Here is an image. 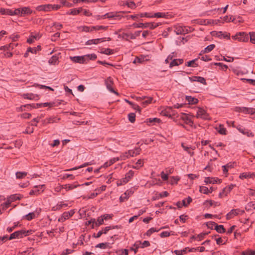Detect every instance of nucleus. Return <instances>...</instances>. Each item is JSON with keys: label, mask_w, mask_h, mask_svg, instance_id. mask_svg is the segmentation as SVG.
I'll list each match as a JSON object with an SVG mask.
<instances>
[{"label": "nucleus", "mask_w": 255, "mask_h": 255, "mask_svg": "<svg viewBox=\"0 0 255 255\" xmlns=\"http://www.w3.org/2000/svg\"><path fill=\"white\" fill-rule=\"evenodd\" d=\"M196 117L197 118H200L205 120L210 119L209 115L208 114L205 110L201 108H199L198 109Z\"/></svg>", "instance_id": "4"}, {"label": "nucleus", "mask_w": 255, "mask_h": 255, "mask_svg": "<svg viewBox=\"0 0 255 255\" xmlns=\"http://www.w3.org/2000/svg\"><path fill=\"white\" fill-rule=\"evenodd\" d=\"M58 59H59V58L58 56H57L56 55H53L48 60V63L50 65H57L59 62Z\"/></svg>", "instance_id": "21"}, {"label": "nucleus", "mask_w": 255, "mask_h": 255, "mask_svg": "<svg viewBox=\"0 0 255 255\" xmlns=\"http://www.w3.org/2000/svg\"><path fill=\"white\" fill-rule=\"evenodd\" d=\"M68 206L67 203H64L63 202H60L57 203V204L52 208V210L54 211L60 210L62 208H66Z\"/></svg>", "instance_id": "17"}, {"label": "nucleus", "mask_w": 255, "mask_h": 255, "mask_svg": "<svg viewBox=\"0 0 255 255\" xmlns=\"http://www.w3.org/2000/svg\"><path fill=\"white\" fill-rule=\"evenodd\" d=\"M143 165V162L141 159H139L136 162L135 165L132 166V168L135 169H139L140 167H142Z\"/></svg>", "instance_id": "45"}, {"label": "nucleus", "mask_w": 255, "mask_h": 255, "mask_svg": "<svg viewBox=\"0 0 255 255\" xmlns=\"http://www.w3.org/2000/svg\"><path fill=\"white\" fill-rule=\"evenodd\" d=\"M182 146L184 149L189 154L191 155H193L194 154V152L191 151V149L193 150V148H192L191 147L185 146L183 145V144H182Z\"/></svg>", "instance_id": "49"}, {"label": "nucleus", "mask_w": 255, "mask_h": 255, "mask_svg": "<svg viewBox=\"0 0 255 255\" xmlns=\"http://www.w3.org/2000/svg\"><path fill=\"white\" fill-rule=\"evenodd\" d=\"M13 49V44H12V43H10L8 45H6L3 46H1L0 47V50H10Z\"/></svg>", "instance_id": "39"}, {"label": "nucleus", "mask_w": 255, "mask_h": 255, "mask_svg": "<svg viewBox=\"0 0 255 255\" xmlns=\"http://www.w3.org/2000/svg\"><path fill=\"white\" fill-rule=\"evenodd\" d=\"M23 233L22 230L17 231L10 234L8 238L9 240H11L15 239H21L23 238Z\"/></svg>", "instance_id": "9"}, {"label": "nucleus", "mask_w": 255, "mask_h": 255, "mask_svg": "<svg viewBox=\"0 0 255 255\" xmlns=\"http://www.w3.org/2000/svg\"><path fill=\"white\" fill-rule=\"evenodd\" d=\"M100 52L102 54L110 55L114 53V50L110 48H103Z\"/></svg>", "instance_id": "37"}, {"label": "nucleus", "mask_w": 255, "mask_h": 255, "mask_svg": "<svg viewBox=\"0 0 255 255\" xmlns=\"http://www.w3.org/2000/svg\"><path fill=\"white\" fill-rule=\"evenodd\" d=\"M135 28H149L151 29H153L159 25L158 23H134L132 25Z\"/></svg>", "instance_id": "2"}, {"label": "nucleus", "mask_w": 255, "mask_h": 255, "mask_svg": "<svg viewBox=\"0 0 255 255\" xmlns=\"http://www.w3.org/2000/svg\"><path fill=\"white\" fill-rule=\"evenodd\" d=\"M10 204H11V202H10V201L7 199V200L5 202L1 204V206H2V210H6L7 208L9 207Z\"/></svg>", "instance_id": "48"}, {"label": "nucleus", "mask_w": 255, "mask_h": 255, "mask_svg": "<svg viewBox=\"0 0 255 255\" xmlns=\"http://www.w3.org/2000/svg\"><path fill=\"white\" fill-rule=\"evenodd\" d=\"M141 242L140 241H138L135 243L133 245V247H135L134 254H136L137 252L138 249L139 248H141Z\"/></svg>", "instance_id": "60"}, {"label": "nucleus", "mask_w": 255, "mask_h": 255, "mask_svg": "<svg viewBox=\"0 0 255 255\" xmlns=\"http://www.w3.org/2000/svg\"><path fill=\"white\" fill-rule=\"evenodd\" d=\"M215 47V45L214 44H210L207 46L203 50H202L201 52V53L200 54L201 55L202 53H209L211 52L212 50L214 49V48Z\"/></svg>", "instance_id": "28"}, {"label": "nucleus", "mask_w": 255, "mask_h": 255, "mask_svg": "<svg viewBox=\"0 0 255 255\" xmlns=\"http://www.w3.org/2000/svg\"><path fill=\"white\" fill-rule=\"evenodd\" d=\"M40 50H41L40 46H37L36 47H34V48H31V47L28 48V52H30L32 53H36L37 51H40Z\"/></svg>", "instance_id": "43"}, {"label": "nucleus", "mask_w": 255, "mask_h": 255, "mask_svg": "<svg viewBox=\"0 0 255 255\" xmlns=\"http://www.w3.org/2000/svg\"><path fill=\"white\" fill-rule=\"evenodd\" d=\"M16 178L18 179H21L25 177L27 173L25 172H17L15 174Z\"/></svg>", "instance_id": "52"}, {"label": "nucleus", "mask_w": 255, "mask_h": 255, "mask_svg": "<svg viewBox=\"0 0 255 255\" xmlns=\"http://www.w3.org/2000/svg\"><path fill=\"white\" fill-rule=\"evenodd\" d=\"M123 5H127L128 7L132 9L136 8V4L134 2L129 0L124 1Z\"/></svg>", "instance_id": "20"}, {"label": "nucleus", "mask_w": 255, "mask_h": 255, "mask_svg": "<svg viewBox=\"0 0 255 255\" xmlns=\"http://www.w3.org/2000/svg\"><path fill=\"white\" fill-rule=\"evenodd\" d=\"M235 186V185L231 184L225 187L224 189V191L225 192L226 194H228V193L230 192V191L234 188Z\"/></svg>", "instance_id": "54"}, {"label": "nucleus", "mask_w": 255, "mask_h": 255, "mask_svg": "<svg viewBox=\"0 0 255 255\" xmlns=\"http://www.w3.org/2000/svg\"><path fill=\"white\" fill-rule=\"evenodd\" d=\"M86 58L84 55V56H76L74 57H71L70 58L72 61L75 63H78L80 64H84L86 63Z\"/></svg>", "instance_id": "10"}, {"label": "nucleus", "mask_w": 255, "mask_h": 255, "mask_svg": "<svg viewBox=\"0 0 255 255\" xmlns=\"http://www.w3.org/2000/svg\"><path fill=\"white\" fill-rule=\"evenodd\" d=\"M250 41L253 43L255 44V32H250L249 33Z\"/></svg>", "instance_id": "58"}, {"label": "nucleus", "mask_w": 255, "mask_h": 255, "mask_svg": "<svg viewBox=\"0 0 255 255\" xmlns=\"http://www.w3.org/2000/svg\"><path fill=\"white\" fill-rule=\"evenodd\" d=\"M186 100L188 102L189 104H195L198 102V100L197 98L190 96H186Z\"/></svg>", "instance_id": "24"}, {"label": "nucleus", "mask_w": 255, "mask_h": 255, "mask_svg": "<svg viewBox=\"0 0 255 255\" xmlns=\"http://www.w3.org/2000/svg\"><path fill=\"white\" fill-rule=\"evenodd\" d=\"M69 218H70V217H69V215H68V213L67 212H64L62 214L61 217H60L58 219V222H64L66 220L68 219Z\"/></svg>", "instance_id": "30"}, {"label": "nucleus", "mask_w": 255, "mask_h": 255, "mask_svg": "<svg viewBox=\"0 0 255 255\" xmlns=\"http://www.w3.org/2000/svg\"><path fill=\"white\" fill-rule=\"evenodd\" d=\"M105 38H97L88 40L86 42V45L97 44L105 41Z\"/></svg>", "instance_id": "15"}, {"label": "nucleus", "mask_w": 255, "mask_h": 255, "mask_svg": "<svg viewBox=\"0 0 255 255\" xmlns=\"http://www.w3.org/2000/svg\"><path fill=\"white\" fill-rule=\"evenodd\" d=\"M255 177V173H247V172H244L240 174V178L242 179H247L249 178H253Z\"/></svg>", "instance_id": "22"}, {"label": "nucleus", "mask_w": 255, "mask_h": 255, "mask_svg": "<svg viewBox=\"0 0 255 255\" xmlns=\"http://www.w3.org/2000/svg\"><path fill=\"white\" fill-rule=\"evenodd\" d=\"M61 3L64 6L70 7H72L74 5V3H71L67 1L66 0H61Z\"/></svg>", "instance_id": "53"}, {"label": "nucleus", "mask_w": 255, "mask_h": 255, "mask_svg": "<svg viewBox=\"0 0 255 255\" xmlns=\"http://www.w3.org/2000/svg\"><path fill=\"white\" fill-rule=\"evenodd\" d=\"M141 98L143 100V101L142 102V104L144 107L151 103L152 100V98L151 97H142Z\"/></svg>", "instance_id": "29"}, {"label": "nucleus", "mask_w": 255, "mask_h": 255, "mask_svg": "<svg viewBox=\"0 0 255 255\" xmlns=\"http://www.w3.org/2000/svg\"><path fill=\"white\" fill-rule=\"evenodd\" d=\"M182 116L180 118L183 120L186 124L189 125L192 127L193 125V122L191 119L186 114L182 113Z\"/></svg>", "instance_id": "12"}, {"label": "nucleus", "mask_w": 255, "mask_h": 255, "mask_svg": "<svg viewBox=\"0 0 255 255\" xmlns=\"http://www.w3.org/2000/svg\"><path fill=\"white\" fill-rule=\"evenodd\" d=\"M217 36L220 38L224 37L227 38H230V35L227 32H223L222 31H219L217 32Z\"/></svg>", "instance_id": "35"}, {"label": "nucleus", "mask_w": 255, "mask_h": 255, "mask_svg": "<svg viewBox=\"0 0 255 255\" xmlns=\"http://www.w3.org/2000/svg\"><path fill=\"white\" fill-rule=\"evenodd\" d=\"M95 248L105 249H106L108 248H111V247L110 246L109 243H102L97 244L95 246Z\"/></svg>", "instance_id": "31"}, {"label": "nucleus", "mask_w": 255, "mask_h": 255, "mask_svg": "<svg viewBox=\"0 0 255 255\" xmlns=\"http://www.w3.org/2000/svg\"><path fill=\"white\" fill-rule=\"evenodd\" d=\"M208 234V233H202L197 236V240L200 241L203 240L206 235Z\"/></svg>", "instance_id": "62"}, {"label": "nucleus", "mask_w": 255, "mask_h": 255, "mask_svg": "<svg viewBox=\"0 0 255 255\" xmlns=\"http://www.w3.org/2000/svg\"><path fill=\"white\" fill-rule=\"evenodd\" d=\"M146 56L144 55H140L139 57H136L133 61V63H142L145 61H147L148 59L146 58Z\"/></svg>", "instance_id": "19"}, {"label": "nucleus", "mask_w": 255, "mask_h": 255, "mask_svg": "<svg viewBox=\"0 0 255 255\" xmlns=\"http://www.w3.org/2000/svg\"><path fill=\"white\" fill-rule=\"evenodd\" d=\"M183 62V59H174L172 60L169 64L170 68H172L175 66H178Z\"/></svg>", "instance_id": "23"}, {"label": "nucleus", "mask_w": 255, "mask_h": 255, "mask_svg": "<svg viewBox=\"0 0 255 255\" xmlns=\"http://www.w3.org/2000/svg\"><path fill=\"white\" fill-rule=\"evenodd\" d=\"M244 213V211L241 210L240 209H232L227 214L226 218L227 220H229L233 218L235 216L239 214H242Z\"/></svg>", "instance_id": "6"}, {"label": "nucleus", "mask_w": 255, "mask_h": 255, "mask_svg": "<svg viewBox=\"0 0 255 255\" xmlns=\"http://www.w3.org/2000/svg\"><path fill=\"white\" fill-rule=\"evenodd\" d=\"M189 79L191 82H198L200 83L203 84L204 85H206V79L200 76H192L191 77H189Z\"/></svg>", "instance_id": "11"}, {"label": "nucleus", "mask_w": 255, "mask_h": 255, "mask_svg": "<svg viewBox=\"0 0 255 255\" xmlns=\"http://www.w3.org/2000/svg\"><path fill=\"white\" fill-rule=\"evenodd\" d=\"M126 11H119V12H111L106 13L102 16L103 18H114V19H120L121 17H123L122 15V13H125Z\"/></svg>", "instance_id": "1"}, {"label": "nucleus", "mask_w": 255, "mask_h": 255, "mask_svg": "<svg viewBox=\"0 0 255 255\" xmlns=\"http://www.w3.org/2000/svg\"><path fill=\"white\" fill-rule=\"evenodd\" d=\"M216 223L214 222L210 221L207 223V226L208 228L213 229L215 228Z\"/></svg>", "instance_id": "63"}, {"label": "nucleus", "mask_w": 255, "mask_h": 255, "mask_svg": "<svg viewBox=\"0 0 255 255\" xmlns=\"http://www.w3.org/2000/svg\"><path fill=\"white\" fill-rule=\"evenodd\" d=\"M54 103H40V104H36V105H34V108H40L41 107H46L47 106H49L50 107L53 106Z\"/></svg>", "instance_id": "27"}, {"label": "nucleus", "mask_w": 255, "mask_h": 255, "mask_svg": "<svg viewBox=\"0 0 255 255\" xmlns=\"http://www.w3.org/2000/svg\"><path fill=\"white\" fill-rule=\"evenodd\" d=\"M215 230L219 233L222 234L226 232V230L224 228L223 225H218L216 224Z\"/></svg>", "instance_id": "34"}, {"label": "nucleus", "mask_w": 255, "mask_h": 255, "mask_svg": "<svg viewBox=\"0 0 255 255\" xmlns=\"http://www.w3.org/2000/svg\"><path fill=\"white\" fill-rule=\"evenodd\" d=\"M245 209L247 211H251L254 209H255V202H249L246 205Z\"/></svg>", "instance_id": "32"}, {"label": "nucleus", "mask_w": 255, "mask_h": 255, "mask_svg": "<svg viewBox=\"0 0 255 255\" xmlns=\"http://www.w3.org/2000/svg\"><path fill=\"white\" fill-rule=\"evenodd\" d=\"M134 175V172L132 170H129L126 175L124 178L121 179V184H125L128 183Z\"/></svg>", "instance_id": "8"}, {"label": "nucleus", "mask_w": 255, "mask_h": 255, "mask_svg": "<svg viewBox=\"0 0 255 255\" xmlns=\"http://www.w3.org/2000/svg\"><path fill=\"white\" fill-rule=\"evenodd\" d=\"M84 56L85 57H86V62L89 60H95L97 57V55L94 53L91 54H87V55H85Z\"/></svg>", "instance_id": "42"}, {"label": "nucleus", "mask_w": 255, "mask_h": 255, "mask_svg": "<svg viewBox=\"0 0 255 255\" xmlns=\"http://www.w3.org/2000/svg\"><path fill=\"white\" fill-rule=\"evenodd\" d=\"M174 32L177 35H184L188 33V29L185 26L176 25L174 27Z\"/></svg>", "instance_id": "7"}, {"label": "nucleus", "mask_w": 255, "mask_h": 255, "mask_svg": "<svg viewBox=\"0 0 255 255\" xmlns=\"http://www.w3.org/2000/svg\"><path fill=\"white\" fill-rule=\"evenodd\" d=\"M200 191L201 193H202L203 194H208L209 193H211V191H210V190L207 187L205 186H201L200 187Z\"/></svg>", "instance_id": "41"}, {"label": "nucleus", "mask_w": 255, "mask_h": 255, "mask_svg": "<svg viewBox=\"0 0 255 255\" xmlns=\"http://www.w3.org/2000/svg\"><path fill=\"white\" fill-rule=\"evenodd\" d=\"M161 115L169 118V112L167 107L163 109L160 113Z\"/></svg>", "instance_id": "61"}, {"label": "nucleus", "mask_w": 255, "mask_h": 255, "mask_svg": "<svg viewBox=\"0 0 255 255\" xmlns=\"http://www.w3.org/2000/svg\"><path fill=\"white\" fill-rule=\"evenodd\" d=\"M233 38H234L235 39H237L240 41L243 42L248 41L249 39V36L248 34L244 32H239V33H237L235 36H233Z\"/></svg>", "instance_id": "5"}, {"label": "nucleus", "mask_w": 255, "mask_h": 255, "mask_svg": "<svg viewBox=\"0 0 255 255\" xmlns=\"http://www.w3.org/2000/svg\"><path fill=\"white\" fill-rule=\"evenodd\" d=\"M128 119L131 123H133L135 121V114L133 113H129L128 115Z\"/></svg>", "instance_id": "46"}, {"label": "nucleus", "mask_w": 255, "mask_h": 255, "mask_svg": "<svg viewBox=\"0 0 255 255\" xmlns=\"http://www.w3.org/2000/svg\"><path fill=\"white\" fill-rule=\"evenodd\" d=\"M205 182L206 183V184H208V183H213V184H214L215 183L217 182V181L212 178H210V177H207L205 179Z\"/></svg>", "instance_id": "56"}, {"label": "nucleus", "mask_w": 255, "mask_h": 255, "mask_svg": "<svg viewBox=\"0 0 255 255\" xmlns=\"http://www.w3.org/2000/svg\"><path fill=\"white\" fill-rule=\"evenodd\" d=\"M104 220L103 216H101L99 217L97 219V221H95V225L96 226H99L101 225H103L104 224Z\"/></svg>", "instance_id": "47"}, {"label": "nucleus", "mask_w": 255, "mask_h": 255, "mask_svg": "<svg viewBox=\"0 0 255 255\" xmlns=\"http://www.w3.org/2000/svg\"><path fill=\"white\" fill-rule=\"evenodd\" d=\"M52 4H47L44 5H38L36 7V9L38 11H48L51 10Z\"/></svg>", "instance_id": "13"}, {"label": "nucleus", "mask_w": 255, "mask_h": 255, "mask_svg": "<svg viewBox=\"0 0 255 255\" xmlns=\"http://www.w3.org/2000/svg\"><path fill=\"white\" fill-rule=\"evenodd\" d=\"M7 14L9 15H20V10L19 8H16L14 10L11 9H7Z\"/></svg>", "instance_id": "25"}, {"label": "nucleus", "mask_w": 255, "mask_h": 255, "mask_svg": "<svg viewBox=\"0 0 255 255\" xmlns=\"http://www.w3.org/2000/svg\"><path fill=\"white\" fill-rule=\"evenodd\" d=\"M44 186V185H41L39 186H35V189L31 190L29 192V195H37L40 193V190L38 189V188H40L41 189Z\"/></svg>", "instance_id": "26"}, {"label": "nucleus", "mask_w": 255, "mask_h": 255, "mask_svg": "<svg viewBox=\"0 0 255 255\" xmlns=\"http://www.w3.org/2000/svg\"><path fill=\"white\" fill-rule=\"evenodd\" d=\"M159 231V230H156L154 228H151L146 232V235L147 236H150L152 233L154 232H158Z\"/></svg>", "instance_id": "51"}, {"label": "nucleus", "mask_w": 255, "mask_h": 255, "mask_svg": "<svg viewBox=\"0 0 255 255\" xmlns=\"http://www.w3.org/2000/svg\"><path fill=\"white\" fill-rule=\"evenodd\" d=\"M255 251L252 250H246L242 253V255H255Z\"/></svg>", "instance_id": "57"}, {"label": "nucleus", "mask_w": 255, "mask_h": 255, "mask_svg": "<svg viewBox=\"0 0 255 255\" xmlns=\"http://www.w3.org/2000/svg\"><path fill=\"white\" fill-rule=\"evenodd\" d=\"M218 132L223 135L226 134V129L224 128L223 126H220L218 129Z\"/></svg>", "instance_id": "64"}, {"label": "nucleus", "mask_w": 255, "mask_h": 255, "mask_svg": "<svg viewBox=\"0 0 255 255\" xmlns=\"http://www.w3.org/2000/svg\"><path fill=\"white\" fill-rule=\"evenodd\" d=\"M197 59H195L192 60L188 61L186 63L185 65L188 67H196L198 66V64L196 63Z\"/></svg>", "instance_id": "33"}, {"label": "nucleus", "mask_w": 255, "mask_h": 255, "mask_svg": "<svg viewBox=\"0 0 255 255\" xmlns=\"http://www.w3.org/2000/svg\"><path fill=\"white\" fill-rule=\"evenodd\" d=\"M141 151V148L139 147H135L133 149L129 150L128 151V155L130 157H133L139 154Z\"/></svg>", "instance_id": "16"}, {"label": "nucleus", "mask_w": 255, "mask_h": 255, "mask_svg": "<svg viewBox=\"0 0 255 255\" xmlns=\"http://www.w3.org/2000/svg\"><path fill=\"white\" fill-rule=\"evenodd\" d=\"M22 97L24 99H29V100H32L34 98V95L33 94H29V93L23 94L22 95Z\"/></svg>", "instance_id": "55"}, {"label": "nucleus", "mask_w": 255, "mask_h": 255, "mask_svg": "<svg viewBox=\"0 0 255 255\" xmlns=\"http://www.w3.org/2000/svg\"><path fill=\"white\" fill-rule=\"evenodd\" d=\"M98 0H73V2L74 3H78L80 2H96L98 1Z\"/></svg>", "instance_id": "44"}, {"label": "nucleus", "mask_w": 255, "mask_h": 255, "mask_svg": "<svg viewBox=\"0 0 255 255\" xmlns=\"http://www.w3.org/2000/svg\"><path fill=\"white\" fill-rule=\"evenodd\" d=\"M22 198V196L19 194H15L11 195L8 196L7 198L8 199L10 202L11 203L17 200H20Z\"/></svg>", "instance_id": "18"}, {"label": "nucleus", "mask_w": 255, "mask_h": 255, "mask_svg": "<svg viewBox=\"0 0 255 255\" xmlns=\"http://www.w3.org/2000/svg\"><path fill=\"white\" fill-rule=\"evenodd\" d=\"M105 83L107 89L109 91L117 95H119V93L116 91H115V90L112 87L114 84V82L111 77H109L106 79H105Z\"/></svg>", "instance_id": "3"}, {"label": "nucleus", "mask_w": 255, "mask_h": 255, "mask_svg": "<svg viewBox=\"0 0 255 255\" xmlns=\"http://www.w3.org/2000/svg\"><path fill=\"white\" fill-rule=\"evenodd\" d=\"M187 248L181 250H175L174 251V253H175L176 255H183L184 254L186 253Z\"/></svg>", "instance_id": "50"}, {"label": "nucleus", "mask_w": 255, "mask_h": 255, "mask_svg": "<svg viewBox=\"0 0 255 255\" xmlns=\"http://www.w3.org/2000/svg\"><path fill=\"white\" fill-rule=\"evenodd\" d=\"M79 186H80V185H79V184L74 185V184H65V185H63V188L66 189V191H69L70 190H72Z\"/></svg>", "instance_id": "36"}, {"label": "nucleus", "mask_w": 255, "mask_h": 255, "mask_svg": "<svg viewBox=\"0 0 255 255\" xmlns=\"http://www.w3.org/2000/svg\"><path fill=\"white\" fill-rule=\"evenodd\" d=\"M235 111L239 113H243L244 114H247L248 108L247 107H236L235 108Z\"/></svg>", "instance_id": "38"}, {"label": "nucleus", "mask_w": 255, "mask_h": 255, "mask_svg": "<svg viewBox=\"0 0 255 255\" xmlns=\"http://www.w3.org/2000/svg\"><path fill=\"white\" fill-rule=\"evenodd\" d=\"M19 8L20 10V15L21 16L24 15H29L33 12V11L31 10L29 7H23Z\"/></svg>", "instance_id": "14"}, {"label": "nucleus", "mask_w": 255, "mask_h": 255, "mask_svg": "<svg viewBox=\"0 0 255 255\" xmlns=\"http://www.w3.org/2000/svg\"><path fill=\"white\" fill-rule=\"evenodd\" d=\"M180 178L178 176H172L171 178L170 183L171 184H177Z\"/></svg>", "instance_id": "59"}, {"label": "nucleus", "mask_w": 255, "mask_h": 255, "mask_svg": "<svg viewBox=\"0 0 255 255\" xmlns=\"http://www.w3.org/2000/svg\"><path fill=\"white\" fill-rule=\"evenodd\" d=\"M192 201V198L190 197H188L187 198L184 199L182 200V205L185 207H187Z\"/></svg>", "instance_id": "40"}]
</instances>
